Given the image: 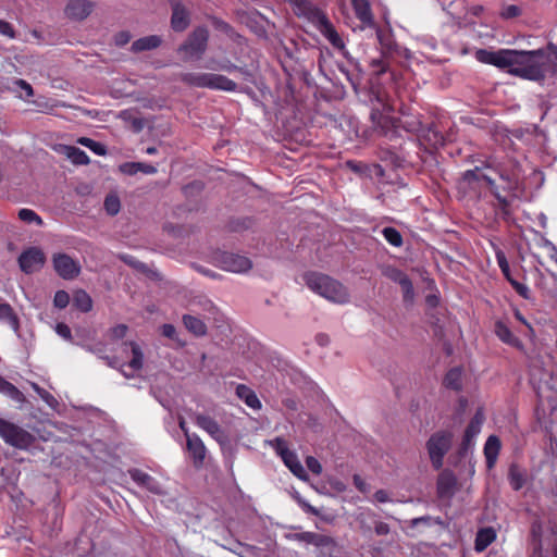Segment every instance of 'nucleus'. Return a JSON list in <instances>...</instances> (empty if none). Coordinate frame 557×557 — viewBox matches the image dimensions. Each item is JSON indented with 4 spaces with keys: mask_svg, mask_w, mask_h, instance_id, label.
Returning a JSON list of instances; mask_svg holds the SVG:
<instances>
[{
    "mask_svg": "<svg viewBox=\"0 0 557 557\" xmlns=\"http://www.w3.org/2000/svg\"><path fill=\"white\" fill-rule=\"evenodd\" d=\"M543 541L552 548L557 543V515H549L545 527L540 519H535L530 528V557H543Z\"/></svg>",
    "mask_w": 557,
    "mask_h": 557,
    "instance_id": "3",
    "label": "nucleus"
},
{
    "mask_svg": "<svg viewBox=\"0 0 557 557\" xmlns=\"http://www.w3.org/2000/svg\"><path fill=\"white\" fill-rule=\"evenodd\" d=\"M494 332L503 343L518 349L523 348L522 342L512 334L510 329L503 321L498 320L495 322Z\"/></svg>",
    "mask_w": 557,
    "mask_h": 557,
    "instance_id": "24",
    "label": "nucleus"
},
{
    "mask_svg": "<svg viewBox=\"0 0 557 557\" xmlns=\"http://www.w3.org/2000/svg\"><path fill=\"white\" fill-rule=\"evenodd\" d=\"M205 189V183L200 180H195L183 186L182 190L185 197H195Z\"/></svg>",
    "mask_w": 557,
    "mask_h": 557,
    "instance_id": "54",
    "label": "nucleus"
},
{
    "mask_svg": "<svg viewBox=\"0 0 557 557\" xmlns=\"http://www.w3.org/2000/svg\"><path fill=\"white\" fill-rule=\"evenodd\" d=\"M454 434L450 431L434 432L425 443L431 465L434 470H441L445 455L450 450Z\"/></svg>",
    "mask_w": 557,
    "mask_h": 557,
    "instance_id": "7",
    "label": "nucleus"
},
{
    "mask_svg": "<svg viewBox=\"0 0 557 557\" xmlns=\"http://www.w3.org/2000/svg\"><path fill=\"white\" fill-rule=\"evenodd\" d=\"M171 5L170 26L175 33L185 32L191 22L189 10L180 0H169Z\"/></svg>",
    "mask_w": 557,
    "mask_h": 557,
    "instance_id": "13",
    "label": "nucleus"
},
{
    "mask_svg": "<svg viewBox=\"0 0 557 557\" xmlns=\"http://www.w3.org/2000/svg\"><path fill=\"white\" fill-rule=\"evenodd\" d=\"M370 120L373 124L374 129L380 133L385 127L393 126L395 121V116L385 115L380 109H372L370 113Z\"/></svg>",
    "mask_w": 557,
    "mask_h": 557,
    "instance_id": "35",
    "label": "nucleus"
},
{
    "mask_svg": "<svg viewBox=\"0 0 557 557\" xmlns=\"http://www.w3.org/2000/svg\"><path fill=\"white\" fill-rule=\"evenodd\" d=\"M457 476L450 469L440 472L436 480V495L440 499H450L457 491Z\"/></svg>",
    "mask_w": 557,
    "mask_h": 557,
    "instance_id": "15",
    "label": "nucleus"
},
{
    "mask_svg": "<svg viewBox=\"0 0 557 557\" xmlns=\"http://www.w3.org/2000/svg\"><path fill=\"white\" fill-rule=\"evenodd\" d=\"M186 449L189 454L194 468H202L205 465L207 448L201 438L196 434L188 436V440H186Z\"/></svg>",
    "mask_w": 557,
    "mask_h": 557,
    "instance_id": "18",
    "label": "nucleus"
},
{
    "mask_svg": "<svg viewBox=\"0 0 557 557\" xmlns=\"http://www.w3.org/2000/svg\"><path fill=\"white\" fill-rule=\"evenodd\" d=\"M240 21L259 38L267 39L268 32L262 24V21L268 22L267 17L261 14L257 9L252 11H238Z\"/></svg>",
    "mask_w": 557,
    "mask_h": 557,
    "instance_id": "16",
    "label": "nucleus"
},
{
    "mask_svg": "<svg viewBox=\"0 0 557 557\" xmlns=\"http://www.w3.org/2000/svg\"><path fill=\"white\" fill-rule=\"evenodd\" d=\"M345 168L350 170L351 172H354L361 178L371 177V173H370L371 170H370L369 163H366L362 161H357V160H347L345 162Z\"/></svg>",
    "mask_w": 557,
    "mask_h": 557,
    "instance_id": "43",
    "label": "nucleus"
},
{
    "mask_svg": "<svg viewBox=\"0 0 557 557\" xmlns=\"http://www.w3.org/2000/svg\"><path fill=\"white\" fill-rule=\"evenodd\" d=\"M122 260L129 267L136 269L137 271H139L144 274H148V272H150V268L146 263H144L139 260H136L135 258H133L131 256H124V257H122Z\"/></svg>",
    "mask_w": 557,
    "mask_h": 557,
    "instance_id": "63",
    "label": "nucleus"
},
{
    "mask_svg": "<svg viewBox=\"0 0 557 557\" xmlns=\"http://www.w3.org/2000/svg\"><path fill=\"white\" fill-rule=\"evenodd\" d=\"M209 21L211 22V25L213 26L214 29L220 30L226 35H231L234 30L233 26L230 23L225 22L224 20L218 16L210 15Z\"/></svg>",
    "mask_w": 557,
    "mask_h": 557,
    "instance_id": "58",
    "label": "nucleus"
},
{
    "mask_svg": "<svg viewBox=\"0 0 557 557\" xmlns=\"http://www.w3.org/2000/svg\"><path fill=\"white\" fill-rule=\"evenodd\" d=\"M357 18L368 27H376L369 0H350Z\"/></svg>",
    "mask_w": 557,
    "mask_h": 557,
    "instance_id": "22",
    "label": "nucleus"
},
{
    "mask_svg": "<svg viewBox=\"0 0 557 557\" xmlns=\"http://www.w3.org/2000/svg\"><path fill=\"white\" fill-rule=\"evenodd\" d=\"M96 4L90 0H69L64 7V15L75 22L86 20L94 11Z\"/></svg>",
    "mask_w": 557,
    "mask_h": 557,
    "instance_id": "14",
    "label": "nucleus"
},
{
    "mask_svg": "<svg viewBox=\"0 0 557 557\" xmlns=\"http://www.w3.org/2000/svg\"><path fill=\"white\" fill-rule=\"evenodd\" d=\"M61 152L64 153L75 165H87L90 160L86 152L75 146L63 145Z\"/></svg>",
    "mask_w": 557,
    "mask_h": 557,
    "instance_id": "34",
    "label": "nucleus"
},
{
    "mask_svg": "<svg viewBox=\"0 0 557 557\" xmlns=\"http://www.w3.org/2000/svg\"><path fill=\"white\" fill-rule=\"evenodd\" d=\"M443 385L448 389L460 392L462 389V368L449 369L443 379Z\"/></svg>",
    "mask_w": 557,
    "mask_h": 557,
    "instance_id": "31",
    "label": "nucleus"
},
{
    "mask_svg": "<svg viewBox=\"0 0 557 557\" xmlns=\"http://www.w3.org/2000/svg\"><path fill=\"white\" fill-rule=\"evenodd\" d=\"M496 539V533L492 528H482L478 531L474 540V549L476 552L485 550Z\"/></svg>",
    "mask_w": 557,
    "mask_h": 557,
    "instance_id": "33",
    "label": "nucleus"
},
{
    "mask_svg": "<svg viewBox=\"0 0 557 557\" xmlns=\"http://www.w3.org/2000/svg\"><path fill=\"white\" fill-rule=\"evenodd\" d=\"M0 321L8 322L15 333L20 332L21 323L20 318L15 313L12 306L8 302H0Z\"/></svg>",
    "mask_w": 557,
    "mask_h": 557,
    "instance_id": "36",
    "label": "nucleus"
},
{
    "mask_svg": "<svg viewBox=\"0 0 557 557\" xmlns=\"http://www.w3.org/2000/svg\"><path fill=\"white\" fill-rule=\"evenodd\" d=\"M406 145L417 147L418 143L411 136H408L407 138L401 136V139L389 140L387 147L403 153H408L406 150Z\"/></svg>",
    "mask_w": 557,
    "mask_h": 557,
    "instance_id": "50",
    "label": "nucleus"
},
{
    "mask_svg": "<svg viewBox=\"0 0 557 557\" xmlns=\"http://www.w3.org/2000/svg\"><path fill=\"white\" fill-rule=\"evenodd\" d=\"M17 215L18 219L25 223H36L38 226L44 225L42 219L32 209H21Z\"/></svg>",
    "mask_w": 557,
    "mask_h": 557,
    "instance_id": "53",
    "label": "nucleus"
},
{
    "mask_svg": "<svg viewBox=\"0 0 557 557\" xmlns=\"http://www.w3.org/2000/svg\"><path fill=\"white\" fill-rule=\"evenodd\" d=\"M494 197L498 201L502 219L504 221H509V219L511 218L509 200L506 197L502 196L499 193H494Z\"/></svg>",
    "mask_w": 557,
    "mask_h": 557,
    "instance_id": "56",
    "label": "nucleus"
},
{
    "mask_svg": "<svg viewBox=\"0 0 557 557\" xmlns=\"http://www.w3.org/2000/svg\"><path fill=\"white\" fill-rule=\"evenodd\" d=\"M290 5L296 16H305L309 22L314 24L324 12L318 7L313 5L309 0H286Z\"/></svg>",
    "mask_w": 557,
    "mask_h": 557,
    "instance_id": "19",
    "label": "nucleus"
},
{
    "mask_svg": "<svg viewBox=\"0 0 557 557\" xmlns=\"http://www.w3.org/2000/svg\"><path fill=\"white\" fill-rule=\"evenodd\" d=\"M408 153H403L388 147L382 148L380 152L381 160L391 164L394 169L403 168Z\"/></svg>",
    "mask_w": 557,
    "mask_h": 557,
    "instance_id": "32",
    "label": "nucleus"
},
{
    "mask_svg": "<svg viewBox=\"0 0 557 557\" xmlns=\"http://www.w3.org/2000/svg\"><path fill=\"white\" fill-rule=\"evenodd\" d=\"M255 224L256 219L253 216H231L225 224V228L231 233H243L251 230Z\"/></svg>",
    "mask_w": 557,
    "mask_h": 557,
    "instance_id": "27",
    "label": "nucleus"
},
{
    "mask_svg": "<svg viewBox=\"0 0 557 557\" xmlns=\"http://www.w3.org/2000/svg\"><path fill=\"white\" fill-rule=\"evenodd\" d=\"M182 320L186 330L196 337H202L207 335L208 327L206 323L198 317L191 314H184Z\"/></svg>",
    "mask_w": 557,
    "mask_h": 557,
    "instance_id": "30",
    "label": "nucleus"
},
{
    "mask_svg": "<svg viewBox=\"0 0 557 557\" xmlns=\"http://www.w3.org/2000/svg\"><path fill=\"white\" fill-rule=\"evenodd\" d=\"M474 55L481 63L527 81L543 83L547 73L557 76V46L553 42L534 50L478 49Z\"/></svg>",
    "mask_w": 557,
    "mask_h": 557,
    "instance_id": "1",
    "label": "nucleus"
},
{
    "mask_svg": "<svg viewBox=\"0 0 557 557\" xmlns=\"http://www.w3.org/2000/svg\"><path fill=\"white\" fill-rule=\"evenodd\" d=\"M485 420L484 412L482 408H478L474 416L471 418L469 424L467 425L465 433L472 435V437H475Z\"/></svg>",
    "mask_w": 557,
    "mask_h": 557,
    "instance_id": "42",
    "label": "nucleus"
},
{
    "mask_svg": "<svg viewBox=\"0 0 557 557\" xmlns=\"http://www.w3.org/2000/svg\"><path fill=\"white\" fill-rule=\"evenodd\" d=\"M486 175L482 172L480 166L468 170L462 173L461 177L457 181V190L465 197L471 193H480Z\"/></svg>",
    "mask_w": 557,
    "mask_h": 557,
    "instance_id": "12",
    "label": "nucleus"
},
{
    "mask_svg": "<svg viewBox=\"0 0 557 557\" xmlns=\"http://www.w3.org/2000/svg\"><path fill=\"white\" fill-rule=\"evenodd\" d=\"M32 387L52 410L58 411L60 404L52 394L40 387L37 383H32Z\"/></svg>",
    "mask_w": 557,
    "mask_h": 557,
    "instance_id": "47",
    "label": "nucleus"
},
{
    "mask_svg": "<svg viewBox=\"0 0 557 557\" xmlns=\"http://www.w3.org/2000/svg\"><path fill=\"white\" fill-rule=\"evenodd\" d=\"M236 394L245 401L248 407L252 409L261 408V401L257 397L256 393L248 386L243 384L238 385L236 388Z\"/></svg>",
    "mask_w": 557,
    "mask_h": 557,
    "instance_id": "39",
    "label": "nucleus"
},
{
    "mask_svg": "<svg viewBox=\"0 0 557 557\" xmlns=\"http://www.w3.org/2000/svg\"><path fill=\"white\" fill-rule=\"evenodd\" d=\"M420 524H424L426 527H430L432 524H437L443 530H448V528H449V522H445L440 517L433 518L431 516H423V517L414 518L410 521V527H412V528L418 527Z\"/></svg>",
    "mask_w": 557,
    "mask_h": 557,
    "instance_id": "45",
    "label": "nucleus"
},
{
    "mask_svg": "<svg viewBox=\"0 0 557 557\" xmlns=\"http://www.w3.org/2000/svg\"><path fill=\"white\" fill-rule=\"evenodd\" d=\"M240 550L236 554L240 557H258L262 549L252 545L238 543Z\"/></svg>",
    "mask_w": 557,
    "mask_h": 557,
    "instance_id": "62",
    "label": "nucleus"
},
{
    "mask_svg": "<svg viewBox=\"0 0 557 557\" xmlns=\"http://www.w3.org/2000/svg\"><path fill=\"white\" fill-rule=\"evenodd\" d=\"M283 461L285 466L290 470V472L297 476L298 479L302 481H308L309 475L305 468L302 467L301 462L299 461L297 455L290 450L286 449L283 454Z\"/></svg>",
    "mask_w": 557,
    "mask_h": 557,
    "instance_id": "23",
    "label": "nucleus"
},
{
    "mask_svg": "<svg viewBox=\"0 0 557 557\" xmlns=\"http://www.w3.org/2000/svg\"><path fill=\"white\" fill-rule=\"evenodd\" d=\"M289 494L306 513L318 515V508L311 506L296 490H293Z\"/></svg>",
    "mask_w": 557,
    "mask_h": 557,
    "instance_id": "57",
    "label": "nucleus"
},
{
    "mask_svg": "<svg viewBox=\"0 0 557 557\" xmlns=\"http://www.w3.org/2000/svg\"><path fill=\"white\" fill-rule=\"evenodd\" d=\"M77 144L87 147L97 156H106L108 153V148L104 144L96 141L89 137H79L77 139Z\"/></svg>",
    "mask_w": 557,
    "mask_h": 557,
    "instance_id": "44",
    "label": "nucleus"
},
{
    "mask_svg": "<svg viewBox=\"0 0 557 557\" xmlns=\"http://www.w3.org/2000/svg\"><path fill=\"white\" fill-rule=\"evenodd\" d=\"M307 544H312L315 547L323 548V547H331L334 548L337 543L334 537L325 534H319L314 532H308L307 533Z\"/></svg>",
    "mask_w": 557,
    "mask_h": 557,
    "instance_id": "41",
    "label": "nucleus"
},
{
    "mask_svg": "<svg viewBox=\"0 0 557 557\" xmlns=\"http://www.w3.org/2000/svg\"><path fill=\"white\" fill-rule=\"evenodd\" d=\"M73 307L87 313L92 309V299L85 289H76L73 295Z\"/></svg>",
    "mask_w": 557,
    "mask_h": 557,
    "instance_id": "38",
    "label": "nucleus"
},
{
    "mask_svg": "<svg viewBox=\"0 0 557 557\" xmlns=\"http://www.w3.org/2000/svg\"><path fill=\"white\" fill-rule=\"evenodd\" d=\"M161 334L164 337H168V338H170L172 341L177 342L181 346L185 345L184 342H181L178 339L176 327L173 324L164 323L163 325H161Z\"/></svg>",
    "mask_w": 557,
    "mask_h": 557,
    "instance_id": "64",
    "label": "nucleus"
},
{
    "mask_svg": "<svg viewBox=\"0 0 557 557\" xmlns=\"http://www.w3.org/2000/svg\"><path fill=\"white\" fill-rule=\"evenodd\" d=\"M382 274L385 277H387L388 280H391L392 282L397 283V284H400L403 282V280L408 277V275L403 270H400L394 265H386L382 270Z\"/></svg>",
    "mask_w": 557,
    "mask_h": 557,
    "instance_id": "49",
    "label": "nucleus"
},
{
    "mask_svg": "<svg viewBox=\"0 0 557 557\" xmlns=\"http://www.w3.org/2000/svg\"><path fill=\"white\" fill-rule=\"evenodd\" d=\"M403 290V300L405 304L412 305L414 300V288L412 281L410 277H406L403 280V282L399 284Z\"/></svg>",
    "mask_w": 557,
    "mask_h": 557,
    "instance_id": "51",
    "label": "nucleus"
},
{
    "mask_svg": "<svg viewBox=\"0 0 557 557\" xmlns=\"http://www.w3.org/2000/svg\"><path fill=\"white\" fill-rule=\"evenodd\" d=\"M473 438L472 435L463 433L462 441L457 449V455L460 459L465 458L468 451L473 447Z\"/></svg>",
    "mask_w": 557,
    "mask_h": 557,
    "instance_id": "60",
    "label": "nucleus"
},
{
    "mask_svg": "<svg viewBox=\"0 0 557 557\" xmlns=\"http://www.w3.org/2000/svg\"><path fill=\"white\" fill-rule=\"evenodd\" d=\"M403 290V300L405 304L412 305L414 300V288L412 281L410 277H406L403 280V282L399 284Z\"/></svg>",
    "mask_w": 557,
    "mask_h": 557,
    "instance_id": "52",
    "label": "nucleus"
},
{
    "mask_svg": "<svg viewBox=\"0 0 557 557\" xmlns=\"http://www.w3.org/2000/svg\"><path fill=\"white\" fill-rule=\"evenodd\" d=\"M124 346H129L132 350V359L127 363L134 371H139L144 367V352L136 342H124Z\"/></svg>",
    "mask_w": 557,
    "mask_h": 557,
    "instance_id": "40",
    "label": "nucleus"
},
{
    "mask_svg": "<svg viewBox=\"0 0 557 557\" xmlns=\"http://www.w3.org/2000/svg\"><path fill=\"white\" fill-rule=\"evenodd\" d=\"M128 474L138 486L144 487L153 494H161L159 483L150 474L138 468L128 469Z\"/></svg>",
    "mask_w": 557,
    "mask_h": 557,
    "instance_id": "21",
    "label": "nucleus"
},
{
    "mask_svg": "<svg viewBox=\"0 0 557 557\" xmlns=\"http://www.w3.org/2000/svg\"><path fill=\"white\" fill-rule=\"evenodd\" d=\"M162 45V38L158 35H149L140 37L133 41L131 51L139 53L143 51H149L159 48Z\"/></svg>",
    "mask_w": 557,
    "mask_h": 557,
    "instance_id": "26",
    "label": "nucleus"
},
{
    "mask_svg": "<svg viewBox=\"0 0 557 557\" xmlns=\"http://www.w3.org/2000/svg\"><path fill=\"white\" fill-rule=\"evenodd\" d=\"M0 436L5 444L20 450L29 449L37 441L34 434L3 418H0Z\"/></svg>",
    "mask_w": 557,
    "mask_h": 557,
    "instance_id": "6",
    "label": "nucleus"
},
{
    "mask_svg": "<svg viewBox=\"0 0 557 557\" xmlns=\"http://www.w3.org/2000/svg\"><path fill=\"white\" fill-rule=\"evenodd\" d=\"M304 280L306 285L312 292L336 304H345L349 301V292L347 287L327 274L310 271L305 273Z\"/></svg>",
    "mask_w": 557,
    "mask_h": 557,
    "instance_id": "2",
    "label": "nucleus"
},
{
    "mask_svg": "<svg viewBox=\"0 0 557 557\" xmlns=\"http://www.w3.org/2000/svg\"><path fill=\"white\" fill-rule=\"evenodd\" d=\"M211 262L228 272L245 273L252 268V261L243 255L215 249L210 255Z\"/></svg>",
    "mask_w": 557,
    "mask_h": 557,
    "instance_id": "8",
    "label": "nucleus"
},
{
    "mask_svg": "<svg viewBox=\"0 0 557 557\" xmlns=\"http://www.w3.org/2000/svg\"><path fill=\"white\" fill-rule=\"evenodd\" d=\"M507 479L511 488L517 492L527 483V472L518 463L512 462L509 466Z\"/></svg>",
    "mask_w": 557,
    "mask_h": 557,
    "instance_id": "28",
    "label": "nucleus"
},
{
    "mask_svg": "<svg viewBox=\"0 0 557 557\" xmlns=\"http://www.w3.org/2000/svg\"><path fill=\"white\" fill-rule=\"evenodd\" d=\"M0 393L7 395L12 400L20 403V408H23L24 404H28L29 401L25 397V395L11 382L7 381L5 379L0 382Z\"/></svg>",
    "mask_w": 557,
    "mask_h": 557,
    "instance_id": "37",
    "label": "nucleus"
},
{
    "mask_svg": "<svg viewBox=\"0 0 557 557\" xmlns=\"http://www.w3.org/2000/svg\"><path fill=\"white\" fill-rule=\"evenodd\" d=\"M75 338H73V344L81 346L82 348L86 349L88 344V341L91 339L90 331L85 327H79L75 330Z\"/></svg>",
    "mask_w": 557,
    "mask_h": 557,
    "instance_id": "55",
    "label": "nucleus"
},
{
    "mask_svg": "<svg viewBox=\"0 0 557 557\" xmlns=\"http://www.w3.org/2000/svg\"><path fill=\"white\" fill-rule=\"evenodd\" d=\"M70 304V295L67 292L57 290L53 297V306L58 309H65Z\"/></svg>",
    "mask_w": 557,
    "mask_h": 557,
    "instance_id": "61",
    "label": "nucleus"
},
{
    "mask_svg": "<svg viewBox=\"0 0 557 557\" xmlns=\"http://www.w3.org/2000/svg\"><path fill=\"white\" fill-rule=\"evenodd\" d=\"M46 255L37 246L28 247L17 258L20 269L25 274H33L39 271L46 263Z\"/></svg>",
    "mask_w": 557,
    "mask_h": 557,
    "instance_id": "11",
    "label": "nucleus"
},
{
    "mask_svg": "<svg viewBox=\"0 0 557 557\" xmlns=\"http://www.w3.org/2000/svg\"><path fill=\"white\" fill-rule=\"evenodd\" d=\"M496 260H497L498 267L500 268L502 273L505 276V278L508 280V278L512 277L509 262H508L507 257L503 250L496 251Z\"/></svg>",
    "mask_w": 557,
    "mask_h": 557,
    "instance_id": "59",
    "label": "nucleus"
},
{
    "mask_svg": "<svg viewBox=\"0 0 557 557\" xmlns=\"http://www.w3.org/2000/svg\"><path fill=\"white\" fill-rule=\"evenodd\" d=\"M360 529L366 533L374 530L379 536L387 535L391 531L389 525L375 519L374 513H361L358 518Z\"/></svg>",
    "mask_w": 557,
    "mask_h": 557,
    "instance_id": "20",
    "label": "nucleus"
},
{
    "mask_svg": "<svg viewBox=\"0 0 557 557\" xmlns=\"http://www.w3.org/2000/svg\"><path fill=\"white\" fill-rule=\"evenodd\" d=\"M502 443L498 436L490 435L484 445V456L486 460V467L492 469L495 466L497 456L499 454Z\"/></svg>",
    "mask_w": 557,
    "mask_h": 557,
    "instance_id": "25",
    "label": "nucleus"
},
{
    "mask_svg": "<svg viewBox=\"0 0 557 557\" xmlns=\"http://www.w3.org/2000/svg\"><path fill=\"white\" fill-rule=\"evenodd\" d=\"M195 423L208 432L219 443L223 451L232 449V441L230 435L212 417L197 413L195 416Z\"/></svg>",
    "mask_w": 557,
    "mask_h": 557,
    "instance_id": "9",
    "label": "nucleus"
},
{
    "mask_svg": "<svg viewBox=\"0 0 557 557\" xmlns=\"http://www.w3.org/2000/svg\"><path fill=\"white\" fill-rule=\"evenodd\" d=\"M52 265L55 273L63 280L71 281L81 274V264L65 252H57L52 256Z\"/></svg>",
    "mask_w": 557,
    "mask_h": 557,
    "instance_id": "10",
    "label": "nucleus"
},
{
    "mask_svg": "<svg viewBox=\"0 0 557 557\" xmlns=\"http://www.w3.org/2000/svg\"><path fill=\"white\" fill-rule=\"evenodd\" d=\"M104 210L110 216L116 215L121 210V200L115 193H110L106 196L103 202Z\"/></svg>",
    "mask_w": 557,
    "mask_h": 557,
    "instance_id": "46",
    "label": "nucleus"
},
{
    "mask_svg": "<svg viewBox=\"0 0 557 557\" xmlns=\"http://www.w3.org/2000/svg\"><path fill=\"white\" fill-rule=\"evenodd\" d=\"M315 27L320 30V33L330 41V44L341 51L345 50V44L334 25L331 23L326 14L324 13L320 18L314 23Z\"/></svg>",
    "mask_w": 557,
    "mask_h": 557,
    "instance_id": "17",
    "label": "nucleus"
},
{
    "mask_svg": "<svg viewBox=\"0 0 557 557\" xmlns=\"http://www.w3.org/2000/svg\"><path fill=\"white\" fill-rule=\"evenodd\" d=\"M374 28L376 30L377 40L382 47V53L383 54L399 53L400 47L394 41L391 32H385L377 25Z\"/></svg>",
    "mask_w": 557,
    "mask_h": 557,
    "instance_id": "29",
    "label": "nucleus"
},
{
    "mask_svg": "<svg viewBox=\"0 0 557 557\" xmlns=\"http://www.w3.org/2000/svg\"><path fill=\"white\" fill-rule=\"evenodd\" d=\"M180 81L191 87L219 89L225 91L237 90V84L228 77L213 73H183Z\"/></svg>",
    "mask_w": 557,
    "mask_h": 557,
    "instance_id": "4",
    "label": "nucleus"
},
{
    "mask_svg": "<svg viewBox=\"0 0 557 557\" xmlns=\"http://www.w3.org/2000/svg\"><path fill=\"white\" fill-rule=\"evenodd\" d=\"M382 234L384 238L394 247H401L404 244L403 235L401 233L393 227V226H386L382 230Z\"/></svg>",
    "mask_w": 557,
    "mask_h": 557,
    "instance_id": "48",
    "label": "nucleus"
},
{
    "mask_svg": "<svg viewBox=\"0 0 557 557\" xmlns=\"http://www.w3.org/2000/svg\"><path fill=\"white\" fill-rule=\"evenodd\" d=\"M209 30L207 26L199 25L193 29L187 38L178 46L177 53H184V61L200 60L208 48Z\"/></svg>",
    "mask_w": 557,
    "mask_h": 557,
    "instance_id": "5",
    "label": "nucleus"
}]
</instances>
